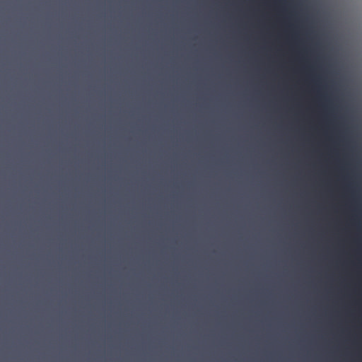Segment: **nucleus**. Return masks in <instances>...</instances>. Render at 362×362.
I'll list each match as a JSON object with an SVG mask.
<instances>
[{
  "label": "nucleus",
  "instance_id": "nucleus-1",
  "mask_svg": "<svg viewBox=\"0 0 362 362\" xmlns=\"http://www.w3.org/2000/svg\"><path fill=\"white\" fill-rule=\"evenodd\" d=\"M325 136L328 141L338 146H349L354 143L351 137L342 134L329 135L325 134Z\"/></svg>",
  "mask_w": 362,
  "mask_h": 362
},
{
  "label": "nucleus",
  "instance_id": "nucleus-3",
  "mask_svg": "<svg viewBox=\"0 0 362 362\" xmlns=\"http://www.w3.org/2000/svg\"><path fill=\"white\" fill-rule=\"evenodd\" d=\"M338 160H339V161H341V159H339Z\"/></svg>",
  "mask_w": 362,
  "mask_h": 362
},
{
  "label": "nucleus",
  "instance_id": "nucleus-2",
  "mask_svg": "<svg viewBox=\"0 0 362 362\" xmlns=\"http://www.w3.org/2000/svg\"><path fill=\"white\" fill-rule=\"evenodd\" d=\"M219 160H220V161H222L223 160H222V159H220Z\"/></svg>",
  "mask_w": 362,
  "mask_h": 362
},
{
  "label": "nucleus",
  "instance_id": "nucleus-4",
  "mask_svg": "<svg viewBox=\"0 0 362 362\" xmlns=\"http://www.w3.org/2000/svg\"><path fill=\"white\" fill-rule=\"evenodd\" d=\"M318 158H319V159H321L322 158H321V157H319Z\"/></svg>",
  "mask_w": 362,
  "mask_h": 362
}]
</instances>
